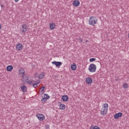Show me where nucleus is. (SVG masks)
<instances>
[{
  "mask_svg": "<svg viewBox=\"0 0 129 129\" xmlns=\"http://www.w3.org/2000/svg\"><path fill=\"white\" fill-rule=\"evenodd\" d=\"M108 110V104L104 103L102 105V109L101 110L100 114L101 115H105L107 113V111Z\"/></svg>",
  "mask_w": 129,
  "mask_h": 129,
  "instance_id": "obj_1",
  "label": "nucleus"
},
{
  "mask_svg": "<svg viewBox=\"0 0 129 129\" xmlns=\"http://www.w3.org/2000/svg\"><path fill=\"white\" fill-rule=\"evenodd\" d=\"M97 24V19L94 16H91L89 19V24L90 26H95Z\"/></svg>",
  "mask_w": 129,
  "mask_h": 129,
  "instance_id": "obj_2",
  "label": "nucleus"
},
{
  "mask_svg": "<svg viewBox=\"0 0 129 129\" xmlns=\"http://www.w3.org/2000/svg\"><path fill=\"white\" fill-rule=\"evenodd\" d=\"M90 72H95L96 71V66L94 63H91L89 67Z\"/></svg>",
  "mask_w": 129,
  "mask_h": 129,
  "instance_id": "obj_3",
  "label": "nucleus"
},
{
  "mask_svg": "<svg viewBox=\"0 0 129 129\" xmlns=\"http://www.w3.org/2000/svg\"><path fill=\"white\" fill-rule=\"evenodd\" d=\"M27 84L28 85H33L34 84V83L36 81H34L33 80H29V77H25V78L24 79Z\"/></svg>",
  "mask_w": 129,
  "mask_h": 129,
  "instance_id": "obj_4",
  "label": "nucleus"
},
{
  "mask_svg": "<svg viewBox=\"0 0 129 129\" xmlns=\"http://www.w3.org/2000/svg\"><path fill=\"white\" fill-rule=\"evenodd\" d=\"M36 117L39 119V120H40L41 121H42V120H44L45 119V116L40 113H37L36 114Z\"/></svg>",
  "mask_w": 129,
  "mask_h": 129,
  "instance_id": "obj_5",
  "label": "nucleus"
},
{
  "mask_svg": "<svg viewBox=\"0 0 129 129\" xmlns=\"http://www.w3.org/2000/svg\"><path fill=\"white\" fill-rule=\"evenodd\" d=\"M22 28L23 29V30H22V33H26V32L28 31V27L27 24H23L22 25Z\"/></svg>",
  "mask_w": 129,
  "mask_h": 129,
  "instance_id": "obj_6",
  "label": "nucleus"
},
{
  "mask_svg": "<svg viewBox=\"0 0 129 129\" xmlns=\"http://www.w3.org/2000/svg\"><path fill=\"white\" fill-rule=\"evenodd\" d=\"M92 78L88 77L86 79V83L87 84H88V85H91V84H92Z\"/></svg>",
  "mask_w": 129,
  "mask_h": 129,
  "instance_id": "obj_7",
  "label": "nucleus"
},
{
  "mask_svg": "<svg viewBox=\"0 0 129 129\" xmlns=\"http://www.w3.org/2000/svg\"><path fill=\"white\" fill-rule=\"evenodd\" d=\"M52 64L55 65L56 67H59L62 65V62L61 61H52Z\"/></svg>",
  "mask_w": 129,
  "mask_h": 129,
  "instance_id": "obj_8",
  "label": "nucleus"
},
{
  "mask_svg": "<svg viewBox=\"0 0 129 129\" xmlns=\"http://www.w3.org/2000/svg\"><path fill=\"white\" fill-rule=\"evenodd\" d=\"M121 116H122V113L118 112L114 115V117L115 119H118V118L121 117Z\"/></svg>",
  "mask_w": 129,
  "mask_h": 129,
  "instance_id": "obj_9",
  "label": "nucleus"
},
{
  "mask_svg": "<svg viewBox=\"0 0 129 129\" xmlns=\"http://www.w3.org/2000/svg\"><path fill=\"white\" fill-rule=\"evenodd\" d=\"M16 49L17 50H19V51H21V50H22L23 49V45L21 43H18L16 45Z\"/></svg>",
  "mask_w": 129,
  "mask_h": 129,
  "instance_id": "obj_10",
  "label": "nucleus"
},
{
  "mask_svg": "<svg viewBox=\"0 0 129 129\" xmlns=\"http://www.w3.org/2000/svg\"><path fill=\"white\" fill-rule=\"evenodd\" d=\"M40 83V81L36 80L35 81V82L32 84V86L34 88H36V87H38V84H39Z\"/></svg>",
  "mask_w": 129,
  "mask_h": 129,
  "instance_id": "obj_11",
  "label": "nucleus"
},
{
  "mask_svg": "<svg viewBox=\"0 0 129 129\" xmlns=\"http://www.w3.org/2000/svg\"><path fill=\"white\" fill-rule=\"evenodd\" d=\"M73 4L74 7H79V5H80V2L78 1H74Z\"/></svg>",
  "mask_w": 129,
  "mask_h": 129,
  "instance_id": "obj_12",
  "label": "nucleus"
},
{
  "mask_svg": "<svg viewBox=\"0 0 129 129\" xmlns=\"http://www.w3.org/2000/svg\"><path fill=\"white\" fill-rule=\"evenodd\" d=\"M56 27V25H55V23H51L49 25V28L50 30H54L55 29V27Z\"/></svg>",
  "mask_w": 129,
  "mask_h": 129,
  "instance_id": "obj_13",
  "label": "nucleus"
},
{
  "mask_svg": "<svg viewBox=\"0 0 129 129\" xmlns=\"http://www.w3.org/2000/svg\"><path fill=\"white\" fill-rule=\"evenodd\" d=\"M68 98H69V97H68V96H67V95H63L61 97L62 100L63 101H65V102L68 101Z\"/></svg>",
  "mask_w": 129,
  "mask_h": 129,
  "instance_id": "obj_14",
  "label": "nucleus"
},
{
  "mask_svg": "<svg viewBox=\"0 0 129 129\" xmlns=\"http://www.w3.org/2000/svg\"><path fill=\"white\" fill-rule=\"evenodd\" d=\"M71 67V69L74 71H75L76 70V69H77V68L76 67V64L75 63H73V64H72Z\"/></svg>",
  "mask_w": 129,
  "mask_h": 129,
  "instance_id": "obj_15",
  "label": "nucleus"
},
{
  "mask_svg": "<svg viewBox=\"0 0 129 129\" xmlns=\"http://www.w3.org/2000/svg\"><path fill=\"white\" fill-rule=\"evenodd\" d=\"M19 73L20 74H22V77L23 79H25V78H26V77H25V71H24V70H20Z\"/></svg>",
  "mask_w": 129,
  "mask_h": 129,
  "instance_id": "obj_16",
  "label": "nucleus"
},
{
  "mask_svg": "<svg viewBox=\"0 0 129 129\" xmlns=\"http://www.w3.org/2000/svg\"><path fill=\"white\" fill-rule=\"evenodd\" d=\"M13 69H14L13 66H8L7 67V71H12V70H13Z\"/></svg>",
  "mask_w": 129,
  "mask_h": 129,
  "instance_id": "obj_17",
  "label": "nucleus"
},
{
  "mask_svg": "<svg viewBox=\"0 0 129 129\" xmlns=\"http://www.w3.org/2000/svg\"><path fill=\"white\" fill-rule=\"evenodd\" d=\"M66 108V107L65 106V105L63 104H61L59 106V109H61V110H63Z\"/></svg>",
  "mask_w": 129,
  "mask_h": 129,
  "instance_id": "obj_18",
  "label": "nucleus"
},
{
  "mask_svg": "<svg viewBox=\"0 0 129 129\" xmlns=\"http://www.w3.org/2000/svg\"><path fill=\"white\" fill-rule=\"evenodd\" d=\"M21 90L23 92H27V87L26 86L21 87Z\"/></svg>",
  "mask_w": 129,
  "mask_h": 129,
  "instance_id": "obj_19",
  "label": "nucleus"
},
{
  "mask_svg": "<svg viewBox=\"0 0 129 129\" xmlns=\"http://www.w3.org/2000/svg\"><path fill=\"white\" fill-rule=\"evenodd\" d=\"M43 77H45V73H41L39 76V79H42Z\"/></svg>",
  "mask_w": 129,
  "mask_h": 129,
  "instance_id": "obj_20",
  "label": "nucleus"
},
{
  "mask_svg": "<svg viewBox=\"0 0 129 129\" xmlns=\"http://www.w3.org/2000/svg\"><path fill=\"white\" fill-rule=\"evenodd\" d=\"M45 88H46L44 86L40 88V90H41L40 92L42 93V94H43L44 93V92H45V91H44V89H45Z\"/></svg>",
  "mask_w": 129,
  "mask_h": 129,
  "instance_id": "obj_21",
  "label": "nucleus"
},
{
  "mask_svg": "<svg viewBox=\"0 0 129 129\" xmlns=\"http://www.w3.org/2000/svg\"><path fill=\"white\" fill-rule=\"evenodd\" d=\"M127 87H128V85L126 83H124L123 85V88H124V89H126Z\"/></svg>",
  "mask_w": 129,
  "mask_h": 129,
  "instance_id": "obj_22",
  "label": "nucleus"
},
{
  "mask_svg": "<svg viewBox=\"0 0 129 129\" xmlns=\"http://www.w3.org/2000/svg\"><path fill=\"white\" fill-rule=\"evenodd\" d=\"M44 97L47 100V99H49L50 98V96L48 95V94H44Z\"/></svg>",
  "mask_w": 129,
  "mask_h": 129,
  "instance_id": "obj_23",
  "label": "nucleus"
},
{
  "mask_svg": "<svg viewBox=\"0 0 129 129\" xmlns=\"http://www.w3.org/2000/svg\"><path fill=\"white\" fill-rule=\"evenodd\" d=\"M95 60H96V59H95V58H90V62H93V61H95Z\"/></svg>",
  "mask_w": 129,
  "mask_h": 129,
  "instance_id": "obj_24",
  "label": "nucleus"
},
{
  "mask_svg": "<svg viewBox=\"0 0 129 129\" xmlns=\"http://www.w3.org/2000/svg\"><path fill=\"white\" fill-rule=\"evenodd\" d=\"M46 100H47V99H46V98H45L44 97H43V98H42L41 99L42 102H45V101H46Z\"/></svg>",
  "mask_w": 129,
  "mask_h": 129,
  "instance_id": "obj_25",
  "label": "nucleus"
},
{
  "mask_svg": "<svg viewBox=\"0 0 129 129\" xmlns=\"http://www.w3.org/2000/svg\"><path fill=\"white\" fill-rule=\"evenodd\" d=\"M93 129H100V128H99V127H98L97 126H95L94 127Z\"/></svg>",
  "mask_w": 129,
  "mask_h": 129,
  "instance_id": "obj_26",
  "label": "nucleus"
},
{
  "mask_svg": "<svg viewBox=\"0 0 129 129\" xmlns=\"http://www.w3.org/2000/svg\"><path fill=\"white\" fill-rule=\"evenodd\" d=\"M19 1H20V0H14V2H15V3H18V2H19Z\"/></svg>",
  "mask_w": 129,
  "mask_h": 129,
  "instance_id": "obj_27",
  "label": "nucleus"
},
{
  "mask_svg": "<svg viewBox=\"0 0 129 129\" xmlns=\"http://www.w3.org/2000/svg\"><path fill=\"white\" fill-rule=\"evenodd\" d=\"M80 41L81 42H83V40H82V39H80Z\"/></svg>",
  "mask_w": 129,
  "mask_h": 129,
  "instance_id": "obj_28",
  "label": "nucleus"
},
{
  "mask_svg": "<svg viewBox=\"0 0 129 129\" xmlns=\"http://www.w3.org/2000/svg\"><path fill=\"white\" fill-rule=\"evenodd\" d=\"M1 8H4V5H1Z\"/></svg>",
  "mask_w": 129,
  "mask_h": 129,
  "instance_id": "obj_29",
  "label": "nucleus"
},
{
  "mask_svg": "<svg viewBox=\"0 0 129 129\" xmlns=\"http://www.w3.org/2000/svg\"><path fill=\"white\" fill-rule=\"evenodd\" d=\"M2 29V25L0 24V30Z\"/></svg>",
  "mask_w": 129,
  "mask_h": 129,
  "instance_id": "obj_30",
  "label": "nucleus"
},
{
  "mask_svg": "<svg viewBox=\"0 0 129 129\" xmlns=\"http://www.w3.org/2000/svg\"><path fill=\"white\" fill-rule=\"evenodd\" d=\"M128 38H129V33H128Z\"/></svg>",
  "mask_w": 129,
  "mask_h": 129,
  "instance_id": "obj_31",
  "label": "nucleus"
}]
</instances>
